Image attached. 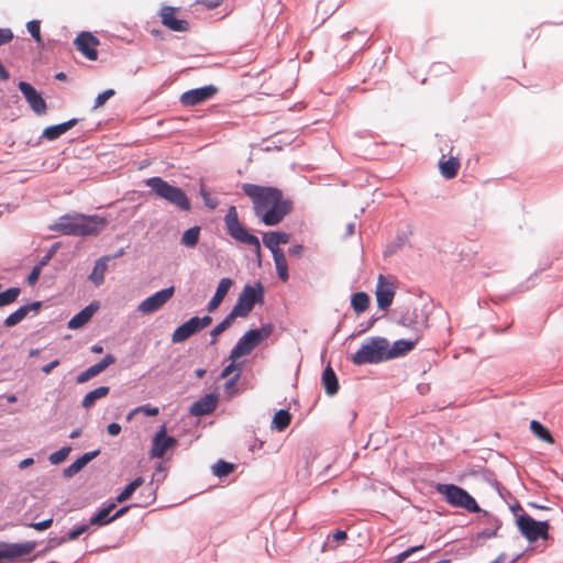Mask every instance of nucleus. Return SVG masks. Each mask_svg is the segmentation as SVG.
Instances as JSON below:
<instances>
[{"label":"nucleus","mask_w":563,"mask_h":563,"mask_svg":"<svg viewBox=\"0 0 563 563\" xmlns=\"http://www.w3.org/2000/svg\"><path fill=\"white\" fill-rule=\"evenodd\" d=\"M200 232L201 228L199 225L187 229L180 238V244L188 249L196 247L200 239Z\"/></svg>","instance_id":"72a5a7b5"},{"label":"nucleus","mask_w":563,"mask_h":563,"mask_svg":"<svg viewBox=\"0 0 563 563\" xmlns=\"http://www.w3.org/2000/svg\"><path fill=\"white\" fill-rule=\"evenodd\" d=\"M516 522L519 531L529 542L549 538L550 525L547 520L537 521L529 515L523 514L517 518Z\"/></svg>","instance_id":"9d476101"},{"label":"nucleus","mask_w":563,"mask_h":563,"mask_svg":"<svg viewBox=\"0 0 563 563\" xmlns=\"http://www.w3.org/2000/svg\"><path fill=\"white\" fill-rule=\"evenodd\" d=\"M291 421V416L288 410L280 409L278 410L273 418V428L278 431L285 430Z\"/></svg>","instance_id":"4c0bfd02"},{"label":"nucleus","mask_w":563,"mask_h":563,"mask_svg":"<svg viewBox=\"0 0 563 563\" xmlns=\"http://www.w3.org/2000/svg\"><path fill=\"white\" fill-rule=\"evenodd\" d=\"M145 185L158 198L164 199L175 208L181 211H189L191 209V203L186 192L180 187L170 185L162 177H150L145 180Z\"/></svg>","instance_id":"20e7f679"},{"label":"nucleus","mask_w":563,"mask_h":563,"mask_svg":"<svg viewBox=\"0 0 563 563\" xmlns=\"http://www.w3.org/2000/svg\"><path fill=\"white\" fill-rule=\"evenodd\" d=\"M27 316L25 307H19L14 312L10 313L3 321L7 328H12L20 323Z\"/></svg>","instance_id":"37998d69"},{"label":"nucleus","mask_w":563,"mask_h":563,"mask_svg":"<svg viewBox=\"0 0 563 563\" xmlns=\"http://www.w3.org/2000/svg\"><path fill=\"white\" fill-rule=\"evenodd\" d=\"M200 2L208 9H216L221 4L222 0H201Z\"/></svg>","instance_id":"338daca9"},{"label":"nucleus","mask_w":563,"mask_h":563,"mask_svg":"<svg viewBox=\"0 0 563 563\" xmlns=\"http://www.w3.org/2000/svg\"><path fill=\"white\" fill-rule=\"evenodd\" d=\"M145 185L158 198L164 199L175 208L181 211H189L191 209V203L186 192L180 187L170 185L162 177H150L145 180Z\"/></svg>","instance_id":"7ed1b4c3"},{"label":"nucleus","mask_w":563,"mask_h":563,"mask_svg":"<svg viewBox=\"0 0 563 563\" xmlns=\"http://www.w3.org/2000/svg\"><path fill=\"white\" fill-rule=\"evenodd\" d=\"M375 294L378 308L386 310L393 302L395 288L391 284L385 282L383 275H379Z\"/></svg>","instance_id":"a211bd4d"},{"label":"nucleus","mask_w":563,"mask_h":563,"mask_svg":"<svg viewBox=\"0 0 563 563\" xmlns=\"http://www.w3.org/2000/svg\"><path fill=\"white\" fill-rule=\"evenodd\" d=\"M322 384L328 396H334L339 390L338 377L333 368L329 365L322 372Z\"/></svg>","instance_id":"2f4dec72"},{"label":"nucleus","mask_w":563,"mask_h":563,"mask_svg":"<svg viewBox=\"0 0 563 563\" xmlns=\"http://www.w3.org/2000/svg\"><path fill=\"white\" fill-rule=\"evenodd\" d=\"M218 404V395L210 393L196 400L189 409V412L195 417H201L211 413Z\"/></svg>","instance_id":"6ab92c4d"},{"label":"nucleus","mask_w":563,"mask_h":563,"mask_svg":"<svg viewBox=\"0 0 563 563\" xmlns=\"http://www.w3.org/2000/svg\"><path fill=\"white\" fill-rule=\"evenodd\" d=\"M264 292L265 288L262 283L257 282L255 285L246 284L230 313L235 318L247 317L255 303H264Z\"/></svg>","instance_id":"6e6552de"},{"label":"nucleus","mask_w":563,"mask_h":563,"mask_svg":"<svg viewBox=\"0 0 563 563\" xmlns=\"http://www.w3.org/2000/svg\"><path fill=\"white\" fill-rule=\"evenodd\" d=\"M239 369H241L240 364H235L234 361H231V363L227 365L221 372V377H228L232 372H238Z\"/></svg>","instance_id":"13d9d810"},{"label":"nucleus","mask_w":563,"mask_h":563,"mask_svg":"<svg viewBox=\"0 0 563 563\" xmlns=\"http://www.w3.org/2000/svg\"><path fill=\"white\" fill-rule=\"evenodd\" d=\"M369 305V296L364 291H358L352 296L351 306L356 313L364 312Z\"/></svg>","instance_id":"e433bc0d"},{"label":"nucleus","mask_w":563,"mask_h":563,"mask_svg":"<svg viewBox=\"0 0 563 563\" xmlns=\"http://www.w3.org/2000/svg\"><path fill=\"white\" fill-rule=\"evenodd\" d=\"M530 430L533 432L536 437H538L540 440L545 441L548 443H553V437L551 435L550 431L539 421L532 420L530 422Z\"/></svg>","instance_id":"a19ab883"},{"label":"nucleus","mask_w":563,"mask_h":563,"mask_svg":"<svg viewBox=\"0 0 563 563\" xmlns=\"http://www.w3.org/2000/svg\"><path fill=\"white\" fill-rule=\"evenodd\" d=\"M272 255L278 277L280 278V280L287 282L289 278V274L287 260L284 252L274 251Z\"/></svg>","instance_id":"f704fd0d"},{"label":"nucleus","mask_w":563,"mask_h":563,"mask_svg":"<svg viewBox=\"0 0 563 563\" xmlns=\"http://www.w3.org/2000/svg\"><path fill=\"white\" fill-rule=\"evenodd\" d=\"M417 341H418L417 339H413V340L400 339V340L395 341L391 346L389 345V342L387 341V351H386L387 360H393V358H397V357L405 355L406 353H408L409 351H411L415 347Z\"/></svg>","instance_id":"b1692460"},{"label":"nucleus","mask_w":563,"mask_h":563,"mask_svg":"<svg viewBox=\"0 0 563 563\" xmlns=\"http://www.w3.org/2000/svg\"><path fill=\"white\" fill-rule=\"evenodd\" d=\"M479 512L487 527L477 533V539H492L497 537V532L501 527L500 520L487 510L482 509Z\"/></svg>","instance_id":"4be33fe9"},{"label":"nucleus","mask_w":563,"mask_h":563,"mask_svg":"<svg viewBox=\"0 0 563 563\" xmlns=\"http://www.w3.org/2000/svg\"><path fill=\"white\" fill-rule=\"evenodd\" d=\"M98 309L97 302H91L87 307H85L82 310H80L78 313H76L74 317L70 318L68 321V328L69 329H79L82 325H85L93 316L96 310Z\"/></svg>","instance_id":"c85d7f7f"},{"label":"nucleus","mask_w":563,"mask_h":563,"mask_svg":"<svg viewBox=\"0 0 563 563\" xmlns=\"http://www.w3.org/2000/svg\"><path fill=\"white\" fill-rule=\"evenodd\" d=\"M107 431L110 435L115 437L121 432V426L117 422H112L107 427Z\"/></svg>","instance_id":"e2e57ef3"},{"label":"nucleus","mask_w":563,"mask_h":563,"mask_svg":"<svg viewBox=\"0 0 563 563\" xmlns=\"http://www.w3.org/2000/svg\"><path fill=\"white\" fill-rule=\"evenodd\" d=\"M52 523H53V519L48 518V519H45V520H42L38 522H33V523H31V527L37 531H43V530L49 528L52 526Z\"/></svg>","instance_id":"4d7b16f0"},{"label":"nucleus","mask_w":563,"mask_h":563,"mask_svg":"<svg viewBox=\"0 0 563 563\" xmlns=\"http://www.w3.org/2000/svg\"><path fill=\"white\" fill-rule=\"evenodd\" d=\"M98 44V38L89 32H81L75 38L77 49L89 60H96L98 58V52L96 49Z\"/></svg>","instance_id":"2eb2a0df"},{"label":"nucleus","mask_w":563,"mask_h":563,"mask_svg":"<svg viewBox=\"0 0 563 563\" xmlns=\"http://www.w3.org/2000/svg\"><path fill=\"white\" fill-rule=\"evenodd\" d=\"M289 241V234L280 231L266 232L263 235L264 245L272 252H283L278 246L279 244H286Z\"/></svg>","instance_id":"a878e982"},{"label":"nucleus","mask_w":563,"mask_h":563,"mask_svg":"<svg viewBox=\"0 0 563 563\" xmlns=\"http://www.w3.org/2000/svg\"><path fill=\"white\" fill-rule=\"evenodd\" d=\"M199 331L198 321H196L195 317H191L188 321L175 329L172 334V341L173 343L184 342Z\"/></svg>","instance_id":"412c9836"},{"label":"nucleus","mask_w":563,"mask_h":563,"mask_svg":"<svg viewBox=\"0 0 563 563\" xmlns=\"http://www.w3.org/2000/svg\"><path fill=\"white\" fill-rule=\"evenodd\" d=\"M133 412H143L147 417H155L158 415V408L146 404L134 408Z\"/></svg>","instance_id":"603ef678"},{"label":"nucleus","mask_w":563,"mask_h":563,"mask_svg":"<svg viewBox=\"0 0 563 563\" xmlns=\"http://www.w3.org/2000/svg\"><path fill=\"white\" fill-rule=\"evenodd\" d=\"M273 331L274 327L271 323H265L258 329L246 331L230 351L229 360L235 361L241 356L250 354L258 344L269 338Z\"/></svg>","instance_id":"0eeeda50"},{"label":"nucleus","mask_w":563,"mask_h":563,"mask_svg":"<svg viewBox=\"0 0 563 563\" xmlns=\"http://www.w3.org/2000/svg\"><path fill=\"white\" fill-rule=\"evenodd\" d=\"M347 538V534L345 531L343 530H336L334 533H333V540L334 541H343Z\"/></svg>","instance_id":"774afa93"},{"label":"nucleus","mask_w":563,"mask_h":563,"mask_svg":"<svg viewBox=\"0 0 563 563\" xmlns=\"http://www.w3.org/2000/svg\"><path fill=\"white\" fill-rule=\"evenodd\" d=\"M175 8L165 5L159 11V16L163 25L175 32H186L189 29V23L186 20L175 18Z\"/></svg>","instance_id":"f3484780"},{"label":"nucleus","mask_w":563,"mask_h":563,"mask_svg":"<svg viewBox=\"0 0 563 563\" xmlns=\"http://www.w3.org/2000/svg\"><path fill=\"white\" fill-rule=\"evenodd\" d=\"M176 439L166 434V427L163 426L155 434L152 448L151 456L161 459L164 456L167 449L176 444Z\"/></svg>","instance_id":"dca6fc26"},{"label":"nucleus","mask_w":563,"mask_h":563,"mask_svg":"<svg viewBox=\"0 0 563 563\" xmlns=\"http://www.w3.org/2000/svg\"><path fill=\"white\" fill-rule=\"evenodd\" d=\"M42 268L43 266L41 264H37L32 268L27 276V282L30 285H33L38 279Z\"/></svg>","instance_id":"5fc2aeb1"},{"label":"nucleus","mask_w":563,"mask_h":563,"mask_svg":"<svg viewBox=\"0 0 563 563\" xmlns=\"http://www.w3.org/2000/svg\"><path fill=\"white\" fill-rule=\"evenodd\" d=\"M109 262L110 257L107 256H101L96 261L92 272L88 276V279L96 286H100L103 284Z\"/></svg>","instance_id":"c756f323"},{"label":"nucleus","mask_w":563,"mask_h":563,"mask_svg":"<svg viewBox=\"0 0 563 563\" xmlns=\"http://www.w3.org/2000/svg\"><path fill=\"white\" fill-rule=\"evenodd\" d=\"M224 228L227 233L238 243L253 247L258 262H261V242L260 239L250 233L245 225L240 221L238 210L230 206L224 218Z\"/></svg>","instance_id":"39448f33"},{"label":"nucleus","mask_w":563,"mask_h":563,"mask_svg":"<svg viewBox=\"0 0 563 563\" xmlns=\"http://www.w3.org/2000/svg\"><path fill=\"white\" fill-rule=\"evenodd\" d=\"M115 362V357L112 354H107L102 360L98 363L89 366L86 371L81 372L77 377V384H84L89 379L96 377L101 372H103L108 366L112 365Z\"/></svg>","instance_id":"aec40b11"},{"label":"nucleus","mask_w":563,"mask_h":563,"mask_svg":"<svg viewBox=\"0 0 563 563\" xmlns=\"http://www.w3.org/2000/svg\"><path fill=\"white\" fill-rule=\"evenodd\" d=\"M70 450H71L70 446H63L58 451L52 453L48 456L49 463L53 465H57V464L62 463L63 461H65L67 459Z\"/></svg>","instance_id":"de8ad7c7"},{"label":"nucleus","mask_w":563,"mask_h":563,"mask_svg":"<svg viewBox=\"0 0 563 563\" xmlns=\"http://www.w3.org/2000/svg\"><path fill=\"white\" fill-rule=\"evenodd\" d=\"M397 322H398V324H400L402 327L412 329L415 331V334H416L415 339L418 340L420 338L421 333H422V329L424 327L426 320L424 319H422L421 321L417 320L416 311H410L409 309H407L399 317Z\"/></svg>","instance_id":"393cba45"},{"label":"nucleus","mask_w":563,"mask_h":563,"mask_svg":"<svg viewBox=\"0 0 563 563\" xmlns=\"http://www.w3.org/2000/svg\"><path fill=\"white\" fill-rule=\"evenodd\" d=\"M441 175L446 179H452L456 176L460 168V162L456 157H450L448 159H441L439 162Z\"/></svg>","instance_id":"473e14b6"},{"label":"nucleus","mask_w":563,"mask_h":563,"mask_svg":"<svg viewBox=\"0 0 563 563\" xmlns=\"http://www.w3.org/2000/svg\"><path fill=\"white\" fill-rule=\"evenodd\" d=\"M235 319L234 316L229 313L219 324H217L211 331H210V344L213 345L218 341V335L224 332L229 327H231L233 320Z\"/></svg>","instance_id":"ea45409f"},{"label":"nucleus","mask_w":563,"mask_h":563,"mask_svg":"<svg viewBox=\"0 0 563 563\" xmlns=\"http://www.w3.org/2000/svg\"><path fill=\"white\" fill-rule=\"evenodd\" d=\"M13 38V33L10 29L0 27V46L9 43Z\"/></svg>","instance_id":"6e6d98bb"},{"label":"nucleus","mask_w":563,"mask_h":563,"mask_svg":"<svg viewBox=\"0 0 563 563\" xmlns=\"http://www.w3.org/2000/svg\"><path fill=\"white\" fill-rule=\"evenodd\" d=\"M243 192L252 200L254 214L265 225H276L291 211L290 200L283 198V192L275 187L243 184Z\"/></svg>","instance_id":"f257e3e1"},{"label":"nucleus","mask_w":563,"mask_h":563,"mask_svg":"<svg viewBox=\"0 0 563 563\" xmlns=\"http://www.w3.org/2000/svg\"><path fill=\"white\" fill-rule=\"evenodd\" d=\"M114 503L102 506L95 515L90 517V526L103 527L112 522V515H110V512L114 509Z\"/></svg>","instance_id":"7c9ffc66"},{"label":"nucleus","mask_w":563,"mask_h":563,"mask_svg":"<svg viewBox=\"0 0 563 563\" xmlns=\"http://www.w3.org/2000/svg\"><path fill=\"white\" fill-rule=\"evenodd\" d=\"M77 123H78V119L73 118L66 122L47 126L46 129H44V131L42 133V137L46 139L48 141H54V140L58 139L60 135H63L64 133H66L68 130L74 128Z\"/></svg>","instance_id":"bb28decb"},{"label":"nucleus","mask_w":563,"mask_h":563,"mask_svg":"<svg viewBox=\"0 0 563 563\" xmlns=\"http://www.w3.org/2000/svg\"><path fill=\"white\" fill-rule=\"evenodd\" d=\"M174 292V286L156 291L139 303L137 311L143 314H150L157 311L173 297Z\"/></svg>","instance_id":"9b49d317"},{"label":"nucleus","mask_w":563,"mask_h":563,"mask_svg":"<svg viewBox=\"0 0 563 563\" xmlns=\"http://www.w3.org/2000/svg\"><path fill=\"white\" fill-rule=\"evenodd\" d=\"M106 224L102 217L74 213L59 217L49 228L68 236H88L98 234Z\"/></svg>","instance_id":"f03ea898"},{"label":"nucleus","mask_w":563,"mask_h":563,"mask_svg":"<svg viewBox=\"0 0 563 563\" xmlns=\"http://www.w3.org/2000/svg\"><path fill=\"white\" fill-rule=\"evenodd\" d=\"M200 196L203 199V202L207 208L213 210L218 207L219 200L216 197H212L210 192L206 189V187H200Z\"/></svg>","instance_id":"09e8293b"},{"label":"nucleus","mask_w":563,"mask_h":563,"mask_svg":"<svg viewBox=\"0 0 563 563\" xmlns=\"http://www.w3.org/2000/svg\"><path fill=\"white\" fill-rule=\"evenodd\" d=\"M217 91V87L208 85L185 91L179 100L183 106L192 107L210 99Z\"/></svg>","instance_id":"ddd939ff"},{"label":"nucleus","mask_w":563,"mask_h":563,"mask_svg":"<svg viewBox=\"0 0 563 563\" xmlns=\"http://www.w3.org/2000/svg\"><path fill=\"white\" fill-rule=\"evenodd\" d=\"M196 321H198V327L200 331L205 328H207L211 322L212 318L210 316H203V317H195Z\"/></svg>","instance_id":"bf43d9fd"},{"label":"nucleus","mask_w":563,"mask_h":563,"mask_svg":"<svg viewBox=\"0 0 563 563\" xmlns=\"http://www.w3.org/2000/svg\"><path fill=\"white\" fill-rule=\"evenodd\" d=\"M35 549V542L23 543L0 542V563L2 561L14 562L19 558L29 555Z\"/></svg>","instance_id":"f8f14e48"},{"label":"nucleus","mask_w":563,"mask_h":563,"mask_svg":"<svg viewBox=\"0 0 563 563\" xmlns=\"http://www.w3.org/2000/svg\"><path fill=\"white\" fill-rule=\"evenodd\" d=\"M115 91L113 89H107L99 93L96 99L92 109H98L99 107L103 106L108 99L113 97Z\"/></svg>","instance_id":"3c124183"},{"label":"nucleus","mask_w":563,"mask_h":563,"mask_svg":"<svg viewBox=\"0 0 563 563\" xmlns=\"http://www.w3.org/2000/svg\"><path fill=\"white\" fill-rule=\"evenodd\" d=\"M99 453H100L99 450H95V451L86 452L85 454H82L75 462H73L70 465H68L66 468H64V471H63L64 477L68 478V477H73L74 475H76L78 472H80L81 468L85 467L86 464H88L91 460L97 457L99 455Z\"/></svg>","instance_id":"cd10ccee"},{"label":"nucleus","mask_w":563,"mask_h":563,"mask_svg":"<svg viewBox=\"0 0 563 563\" xmlns=\"http://www.w3.org/2000/svg\"><path fill=\"white\" fill-rule=\"evenodd\" d=\"M144 483L143 477L139 476L134 478L130 484H128L124 489L117 496L115 500L118 503H123L128 500L131 495Z\"/></svg>","instance_id":"58836bf2"},{"label":"nucleus","mask_w":563,"mask_h":563,"mask_svg":"<svg viewBox=\"0 0 563 563\" xmlns=\"http://www.w3.org/2000/svg\"><path fill=\"white\" fill-rule=\"evenodd\" d=\"M240 377H241V369H239L238 372H235V373H234V375H233V376H231V377L227 380V383H225V385H224V386H225V389H229V388L233 387V386L239 382Z\"/></svg>","instance_id":"052dcab7"},{"label":"nucleus","mask_w":563,"mask_h":563,"mask_svg":"<svg viewBox=\"0 0 563 563\" xmlns=\"http://www.w3.org/2000/svg\"><path fill=\"white\" fill-rule=\"evenodd\" d=\"M387 339L372 336L364 340L360 349L352 355L354 365L378 364L387 360Z\"/></svg>","instance_id":"423d86ee"},{"label":"nucleus","mask_w":563,"mask_h":563,"mask_svg":"<svg viewBox=\"0 0 563 563\" xmlns=\"http://www.w3.org/2000/svg\"><path fill=\"white\" fill-rule=\"evenodd\" d=\"M421 549H423V545L420 544V545H415V547H411V548H408L407 550L400 552L399 554H397L394 560H393V563H402L405 560H407L411 554L420 551Z\"/></svg>","instance_id":"8fccbe9b"},{"label":"nucleus","mask_w":563,"mask_h":563,"mask_svg":"<svg viewBox=\"0 0 563 563\" xmlns=\"http://www.w3.org/2000/svg\"><path fill=\"white\" fill-rule=\"evenodd\" d=\"M19 89L25 100L27 101L31 109L36 114H44L46 112V102L41 93L29 82L20 81Z\"/></svg>","instance_id":"4468645a"},{"label":"nucleus","mask_w":563,"mask_h":563,"mask_svg":"<svg viewBox=\"0 0 563 563\" xmlns=\"http://www.w3.org/2000/svg\"><path fill=\"white\" fill-rule=\"evenodd\" d=\"M109 391H110V387H108V386H100V387L89 391L88 394H86V396L84 397V399L81 401L82 408H85V409L91 408L98 399L106 397L109 394Z\"/></svg>","instance_id":"c9c22d12"},{"label":"nucleus","mask_w":563,"mask_h":563,"mask_svg":"<svg viewBox=\"0 0 563 563\" xmlns=\"http://www.w3.org/2000/svg\"><path fill=\"white\" fill-rule=\"evenodd\" d=\"M58 243H55L51 246V249L47 251V253L42 257V260L38 262L42 266H45L48 264V262L52 260L54 254L56 253L58 249Z\"/></svg>","instance_id":"864d4df0"},{"label":"nucleus","mask_w":563,"mask_h":563,"mask_svg":"<svg viewBox=\"0 0 563 563\" xmlns=\"http://www.w3.org/2000/svg\"><path fill=\"white\" fill-rule=\"evenodd\" d=\"M26 29L37 44H43L41 35V22L40 20H31L26 23Z\"/></svg>","instance_id":"49530a36"},{"label":"nucleus","mask_w":563,"mask_h":563,"mask_svg":"<svg viewBox=\"0 0 563 563\" xmlns=\"http://www.w3.org/2000/svg\"><path fill=\"white\" fill-rule=\"evenodd\" d=\"M58 365H59V360L56 358V360L49 362L48 364L44 365L42 367V372L45 374H49Z\"/></svg>","instance_id":"0e129e2a"},{"label":"nucleus","mask_w":563,"mask_h":563,"mask_svg":"<svg viewBox=\"0 0 563 563\" xmlns=\"http://www.w3.org/2000/svg\"><path fill=\"white\" fill-rule=\"evenodd\" d=\"M437 492L444 496L448 504L459 507L468 512L482 511L475 498L464 488L454 484H438Z\"/></svg>","instance_id":"1a4fd4ad"},{"label":"nucleus","mask_w":563,"mask_h":563,"mask_svg":"<svg viewBox=\"0 0 563 563\" xmlns=\"http://www.w3.org/2000/svg\"><path fill=\"white\" fill-rule=\"evenodd\" d=\"M302 252H303V246L301 244H296L288 249V253L291 256L300 257L302 255Z\"/></svg>","instance_id":"680f3d73"},{"label":"nucleus","mask_w":563,"mask_h":563,"mask_svg":"<svg viewBox=\"0 0 563 563\" xmlns=\"http://www.w3.org/2000/svg\"><path fill=\"white\" fill-rule=\"evenodd\" d=\"M233 470L234 465L223 460L217 461L212 466V473L220 478L228 476Z\"/></svg>","instance_id":"c03bdc74"},{"label":"nucleus","mask_w":563,"mask_h":563,"mask_svg":"<svg viewBox=\"0 0 563 563\" xmlns=\"http://www.w3.org/2000/svg\"><path fill=\"white\" fill-rule=\"evenodd\" d=\"M232 285H233V280L229 277H224V278L220 279L214 295L212 296L211 300L207 305V310L209 312L214 311L220 306V303L222 302V300L229 292Z\"/></svg>","instance_id":"5701e85b"},{"label":"nucleus","mask_w":563,"mask_h":563,"mask_svg":"<svg viewBox=\"0 0 563 563\" xmlns=\"http://www.w3.org/2000/svg\"><path fill=\"white\" fill-rule=\"evenodd\" d=\"M23 307H25L26 313H29V311H31V310L38 311L42 307V302L33 301L31 303L23 305Z\"/></svg>","instance_id":"69168bd1"},{"label":"nucleus","mask_w":563,"mask_h":563,"mask_svg":"<svg viewBox=\"0 0 563 563\" xmlns=\"http://www.w3.org/2000/svg\"><path fill=\"white\" fill-rule=\"evenodd\" d=\"M20 291L21 290L19 287H11L3 292H0V307H4L14 302L20 295Z\"/></svg>","instance_id":"a18cd8bd"},{"label":"nucleus","mask_w":563,"mask_h":563,"mask_svg":"<svg viewBox=\"0 0 563 563\" xmlns=\"http://www.w3.org/2000/svg\"><path fill=\"white\" fill-rule=\"evenodd\" d=\"M90 528L89 521L86 523L76 525L71 530H69L65 536H63L56 544H60L67 541H71L77 539L82 533L87 532Z\"/></svg>","instance_id":"79ce46f5"}]
</instances>
